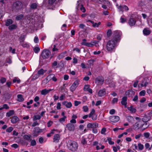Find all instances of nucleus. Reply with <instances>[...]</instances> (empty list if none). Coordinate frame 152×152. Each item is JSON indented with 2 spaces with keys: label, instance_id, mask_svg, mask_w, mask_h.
Listing matches in <instances>:
<instances>
[{
  "label": "nucleus",
  "instance_id": "30",
  "mask_svg": "<svg viewBox=\"0 0 152 152\" xmlns=\"http://www.w3.org/2000/svg\"><path fill=\"white\" fill-rule=\"evenodd\" d=\"M143 34L146 35H147L150 34L151 31L146 28H144L143 31Z\"/></svg>",
  "mask_w": 152,
  "mask_h": 152
},
{
  "label": "nucleus",
  "instance_id": "53",
  "mask_svg": "<svg viewBox=\"0 0 152 152\" xmlns=\"http://www.w3.org/2000/svg\"><path fill=\"white\" fill-rule=\"evenodd\" d=\"M144 136L146 138H148L150 136V134L148 132H145L143 134Z\"/></svg>",
  "mask_w": 152,
  "mask_h": 152
},
{
  "label": "nucleus",
  "instance_id": "12",
  "mask_svg": "<svg viewBox=\"0 0 152 152\" xmlns=\"http://www.w3.org/2000/svg\"><path fill=\"white\" fill-rule=\"evenodd\" d=\"M66 127L68 130L70 131H74L75 129V126L74 124L71 123H69L66 125Z\"/></svg>",
  "mask_w": 152,
  "mask_h": 152
},
{
  "label": "nucleus",
  "instance_id": "10",
  "mask_svg": "<svg viewBox=\"0 0 152 152\" xmlns=\"http://www.w3.org/2000/svg\"><path fill=\"white\" fill-rule=\"evenodd\" d=\"M118 9L120 11L123 12L124 10V11H128L129 9L128 7L126 5H120L118 7Z\"/></svg>",
  "mask_w": 152,
  "mask_h": 152
},
{
  "label": "nucleus",
  "instance_id": "62",
  "mask_svg": "<svg viewBox=\"0 0 152 152\" xmlns=\"http://www.w3.org/2000/svg\"><path fill=\"white\" fill-rule=\"evenodd\" d=\"M61 104L60 103L58 102L57 104V106L56 107L57 109L58 110H59L61 108Z\"/></svg>",
  "mask_w": 152,
  "mask_h": 152
},
{
  "label": "nucleus",
  "instance_id": "64",
  "mask_svg": "<svg viewBox=\"0 0 152 152\" xmlns=\"http://www.w3.org/2000/svg\"><path fill=\"white\" fill-rule=\"evenodd\" d=\"M57 62L56 61H55L52 64V66L53 67H54L56 66L57 65Z\"/></svg>",
  "mask_w": 152,
  "mask_h": 152
},
{
  "label": "nucleus",
  "instance_id": "60",
  "mask_svg": "<svg viewBox=\"0 0 152 152\" xmlns=\"http://www.w3.org/2000/svg\"><path fill=\"white\" fill-rule=\"evenodd\" d=\"M126 19L121 17L120 18L121 22L123 23H125L126 21Z\"/></svg>",
  "mask_w": 152,
  "mask_h": 152
},
{
  "label": "nucleus",
  "instance_id": "1",
  "mask_svg": "<svg viewBox=\"0 0 152 152\" xmlns=\"http://www.w3.org/2000/svg\"><path fill=\"white\" fill-rule=\"evenodd\" d=\"M120 39H113L109 40L107 45V50L109 51H111L115 48L116 46V44L118 42Z\"/></svg>",
  "mask_w": 152,
  "mask_h": 152
},
{
  "label": "nucleus",
  "instance_id": "16",
  "mask_svg": "<svg viewBox=\"0 0 152 152\" xmlns=\"http://www.w3.org/2000/svg\"><path fill=\"white\" fill-rule=\"evenodd\" d=\"M60 139V136L58 134H56L54 135L53 137V140L54 142H58Z\"/></svg>",
  "mask_w": 152,
  "mask_h": 152
},
{
  "label": "nucleus",
  "instance_id": "42",
  "mask_svg": "<svg viewBox=\"0 0 152 152\" xmlns=\"http://www.w3.org/2000/svg\"><path fill=\"white\" fill-rule=\"evenodd\" d=\"M67 25L65 24H64L61 27V29L63 31H65L66 30Z\"/></svg>",
  "mask_w": 152,
  "mask_h": 152
},
{
  "label": "nucleus",
  "instance_id": "34",
  "mask_svg": "<svg viewBox=\"0 0 152 152\" xmlns=\"http://www.w3.org/2000/svg\"><path fill=\"white\" fill-rule=\"evenodd\" d=\"M139 124L136 123L133 126L134 129L135 130L138 129L139 128Z\"/></svg>",
  "mask_w": 152,
  "mask_h": 152
},
{
  "label": "nucleus",
  "instance_id": "35",
  "mask_svg": "<svg viewBox=\"0 0 152 152\" xmlns=\"http://www.w3.org/2000/svg\"><path fill=\"white\" fill-rule=\"evenodd\" d=\"M23 17V15L22 14L19 15L17 16L15 18L16 20H21Z\"/></svg>",
  "mask_w": 152,
  "mask_h": 152
},
{
  "label": "nucleus",
  "instance_id": "19",
  "mask_svg": "<svg viewBox=\"0 0 152 152\" xmlns=\"http://www.w3.org/2000/svg\"><path fill=\"white\" fill-rule=\"evenodd\" d=\"M62 104L65 105L67 108H70L72 106V104L70 102H68L66 101H64L62 102Z\"/></svg>",
  "mask_w": 152,
  "mask_h": 152
},
{
  "label": "nucleus",
  "instance_id": "33",
  "mask_svg": "<svg viewBox=\"0 0 152 152\" xmlns=\"http://www.w3.org/2000/svg\"><path fill=\"white\" fill-rule=\"evenodd\" d=\"M37 7V5L36 3H33L30 5V7L32 9H36Z\"/></svg>",
  "mask_w": 152,
  "mask_h": 152
},
{
  "label": "nucleus",
  "instance_id": "2",
  "mask_svg": "<svg viewBox=\"0 0 152 152\" xmlns=\"http://www.w3.org/2000/svg\"><path fill=\"white\" fill-rule=\"evenodd\" d=\"M67 146L69 150L72 151H75L77 150L78 145L75 142L70 140L68 141Z\"/></svg>",
  "mask_w": 152,
  "mask_h": 152
},
{
  "label": "nucleus",
  "instance_id": "43",
  "mask_svg": "<svg viewBox=\"0 0 152 152\" xmlns=\"http://www.w3.org/2000/svg\"><path fill=\"white\" fill-rule=\"evenodd\" d=\"M13 129L12 127H10L7 129L6 132H11Z\"/></svg>",
  "mask_w": 152,
  "mask_h": 152
},
{
  "label": "nucleus",
  "instance_id": "6",
  "mask_svg": "<svg viewBox=\"0 0 152 152\" xmlns=\"http://www.w3.org/2000/svg\"><path fill=\"white\" fill-rule=\"evenodd\" d=\"M79 80H77L73 83L70 88V90L72 92L75 91L79 84Z\"/></svg>",
  "mask_w": 152,
  "mask_h": 152
},
{
  "label": "nucleus",
  "instance_id": "17",
  "mask_svg": "<svg viewBox=\"0 0 152 152\" xmlns=\"http://www.w3.org/2000/svg\"><path fill=\"white\" fill-rule=\"evenodd\" d=\"M24 39H19V41L20 42L21 45L23 47L28 48L29 47V45L26 43H24Z\"/></svg>",
  "mask_w": 152,
  "mask_h": 152
},
{
  "label": "nucleus",
  "instance_id": "3",
  "mask_svg": "<svg viewBox=\"0 0 152 152\" xmlns=\"http://www.w3.org/2000/svg\"><path fill=\"white\" fill-rule=\"evenodd\" d=\"M22 2L20 1H17L14 3L12 5V8L14 10H20L23 7Z\"/></svg>",
  "mask_w": 152,
  "mask_h": 152
},
{
  "label": "nucleus",
  "instance_id": "51",
  "mask_svg": "<svg viewBox=\"0 0 152 152\" xmlns=\"http://www.w3.org/2000/svg\"><path fill=\"white\" fill-rule=\"evenodd\" d=\"M112 34V31L110 29L108 30L107 32V35L108 37H109Z\"/></svg>",
  "mask_w": 152,
  "mask_h": 152
},
{
  "label": "nucleus",
  "instance_id": "26",
  "mask_svg": "<svg viewBox=\"0 0 152 152\" xmlns=\"http://www.w3.org/2000/svg\"><path fill=\"white\" fill-rule=\"evenodd\" d=\"M127 109L132 113H135L136 111V109L134 108L133 106L132 105H131L130 107H128Z\"/></svg>",
  "mask_w": 152,
  "mask_h": 152
},
{
  "label": "nucleus",
  "instance_id": "40",
  "mask_svg": "<svg viewBox=\"0 0 152 152\" xmlns=\"http://www.w3.org/2000/svg\"><path fill=\"white\" fill-rule=\"evenodd\" d=\"M16 28V26L14 24H12L9 27V28L10 30H12V29H15Z\"/></svg>",
  "mask_w": 152,
  "mask_h": 152
},
{
  "label": "nucleus",
  "instance_id": "14",
  "mask_svg": "<svg viewBox=\"0 0 152 152\" xmlns=\"http://www.w3.org/2000/svg\"><path fill=\"white\" fill-rule=\"evenodd\" d=\"M127 97L126 96H124L122 99L121 103L123 105H124L125 107H126Z\"/></svg>",
  "mask_w": 152,
  "mask_h": 152
},
{
  "label": "nucleus",
  "instance_id": "58",
  "mask_svg": "<svg viewBox=\"0 0 152 152\" xmlns=\"http://www.w3.org/2000/svg\"><path fill=\"white\" fill-rule=\"evenodd\" d=\"M56 45H53V47L52 49V51L53 52H54L56 51H57L58 50V49L57 48H56Z\"/></svg>",
  "mask_w": 152,
  "mask_h": 152
},
{
  "label": "nucleus",
  "instance_id": "56",
  "mask_svg": "<svg viewBox=\"0 0 152 152\" xmlns=\"http://www.w3.org/2000/svg\"><path fill=\"white\" fill-rule=\"evenodd\" d=\"M81 143L83 145L86 144H87V141L86 139L84 138L81 141Z\"/></svg>",
  "mask_w": 152,
  "mask_h": 152
},
{
  "label": "nucleus",
  "instance_id": "49",
  "mask_svg": "<svg viewBox=\"0 0 152 152\" xmlns=\"http://www.w3.org/2000/svg\"><path fill=\"white\" fill-rule=\"evenodd\" d=\"M118 99L117 98H115L113 99L112 102L113 104H114L116 103H117L118 101Z\"/></svg>",
  "mask_w": 152,
  "mask_h": 152
},
{
  "label": "nucleus",
  "instance_id": "22",
  "mask_svg": "<svg viewBox=\"0 0 152 152\" xmlns=\"http://www.w3.org/2000/svg\"><path fill=\"white\" fill-rule=\"evenodd\" d=\"M104 81V79L101 78L97 77L96 78L95 82L96 83H97L98 84H102Z\"/></svg>",
  "mask_w": 152,
  "mask_h": 152
},
{
  "label": "nucleus",
  "instance_id": "13",
  "mask_svg": "<svg viewBox=\"0 0 152 152\" xmlns=\"http://www.w3.org/2000/svg\"><path fill=\"white\" fill-rule=\"evenodd\" d=\"M81 2V1H77V7L78 8L80 7V10L83 12H85L86 11V9L84 7H83V4H81L80 5V2Z\"/></svg>",
  "mask_w": 152,
  "mask_h": 152
},
{
  "label": "nucleus",
  "instance_id": "20",
  "mask_svg": "<svg viewBox=\"0 0 152 152\" xmlns=\"http://www.w3.org/2000/svg\"><path fill=\"white\" fill-rule=\"evenodd\" d=\"M19 120V118L17 116H14L11 119V122L12 124H16Z\"/></svg>",
  "mask_w": 152,
  "mask_h": 152
},
{
  "label": "nucleus",
  "instance_id": "29",
  "mask_svg": "<svg viewBox=\"0 0 152 152\" xmlns=\"http://www.w3.org/2000/svg\"><path fill=\"white\" fill-rule=\"evenodd\" d=\"M13 23V21L11 19H8L6 22L5 25L7 26H9Z\"/></svg>",
  "mask_w": 152,
  "mask_h": 152
},
{
  "label": "nucleus",
  "instance_id": "25",
  "mask_svg": "<svg viewBox=\"0 0 152 152\" xmlns=\"http://www.w3.org/2000/svg\"><path fill=\"white\" fill-rule=\"evenodd\" d=\"M150 118L149 116L145 115L142 118V121L145 122H147L150 120Z\"/></svg>",
  "mask_w": 152,
  "mask_h": 152
},
{
  "label": "nucleus",
  "instance_id": "18",
  "mask_svg": "<svg viewBox=\"0 0 152 152\" xmlns=\"http://www.w3.org/2000/svg\"><path fill=\"white\" fill-rule=\"evenodd\" d=\"M53 90V89H51L48 90H47L46 89H43L41 91V94L44 95H46Z\"/></svg>",
  "mask_w": 152,
  "mask_h": 152
},
{
  "label": "nucleus",
  "instance_id": "63",
  "mask_svg": "<svg viewBox=\"0 0 152 152\" xmlns=\"http://www.w3.org/2000/svg\"><path fill=\"white\" fill-rule=\"evenodd\" d=\"M81 103V102L79 101H75V106H77L79 104H80Z\"/></svg>",
  "mask_w": 152,
  "mask_h": 152
},
{
  "label": "nucleus",
  "instance_id": "59",
  "mask_svg": "<svg viewBox=\"0 0 152 152\" xmlns=\"http://www.w3.org/2000/svg\"><path fill=\"white\" fill-rule=\"evenodd\" d=\"M18 145L16 144H14L11 145V147L15 148H16L18 147Z\"/></svg>",
  "mask_w": 152,
  "mask_h": 152
},
{
  "label": "nucleus",
  "instance_id": "41",
  "mask_svg": "<svg viewBox=\"0 0 152 152\" xmlns=\"http://www.w3.org/2000/svg\"><path fill=\"white\" fill-rule=\"evenodd\" d=\"M31 145L32 146H34L36 145V142L35 140H31Z\"/></svg>",
  "mask_w": 152,
  "mask_h": 152
},
{
  "label": "nucleus",
  "instance_id": "21",
  "mask_svg": "<svg viewBox=\"0 0 152 152\" xmlns=\"http://www.w3.org/2000/svg\"><path fill=\"white\" fill-rule=\"evenodd\" d=\"M105 89H104L100 90L98 92V95L99 96L102 97L105 94Z\"/></svg>",
  "mask_w": 152,
  "mask_h": 152
},
{
  "label": "nucleus",
  "instance_id": "8",
  "mask_svg": "<svg viewBox=\"0 0 152 152\" xmlns=\"http://www.w3.org/2000/svg\"><path fill=\"white\" fill-rule=\"evenodd\" d=\"M113 35L115 38H120L122 37V34L121 31L116 30L113 32Z\"/></svg>",
  "mask_w": 152,
  "mask_h": 152
},
{
  "label": "nucleus",
  "instance_id": "9",
  "mask_svg": "<svg viewBox=\"0 0 152 152\" xmlns=\"http://www.w3.org/2000/svg\"><path fill=\"white\" fill-rule=\"evenodd\" d=\"M109 119L111 122L115 123L119 120L120 118L118 116H111L110 117Z\"/></svg>",
  "mask_w": 152,
  "mask_h": 152
},
{
  "label": "nucleus",
  "instance_id": "28",
  "mask_svg": "<svg viewBox=\"0 0 152 152\" xmlns=\"http://www.w3.org/2000/svg\"><path fill=\"white\" fill-rule=\"evenodd\" d=\"M14 113V111L13 110H10L9 112L7 113L6 116L8 117H10L11 115H13Z\"/></svg>",
  "mask_w": 152,
  "mask_h": 152
},
{
  "label": "nucleus",
  "instance_id": "37",
  "mask_svg": "<svg viewBox=\"0 0 152 152\" xmlns=\"http://www.w3.org/2000/svg\"><path fill=\"white\" fill-rule=\"evenodd\" d=\"M41 118V116L39 115H34L33 117V120L34 121L37 120H39Z\"/></svg>",
  "mask_w": 152,
  "mask_h": 152
},
{
  "label": "nucleus",
  "instance_id": "15",
  "mask_svg": "<svg viewBox=\"0 0 152 152\" xmlns=\"http://www.w3.org/2000/svg\"><path fill=\"white\" fill-rule=\"evenodd\" d=\"M136 22L135 19L134 18H130L129 21V24L130 26H133L135 25Z\"/></svg>",
  "mask_w": 152,
  "mask_h": 152
},
{
  "label": "nucleus",
  "instance_id": "7",
  "mask_svg": "<svg viewBox=\"0 0 152 152\" xmlns=\"http://www.w3.org/2000/svg\"><path fill=\"white\" fill-rule=\"evenodd\" d=\"M43 132L42 129H41L39 127H35L33 130V136L34 137H37L38 136L39 133Z\"/></svg>",
  "mask_w": 152,
  "mask_h": 152
},
{
  "label": "nucleus",
  "instance_id": "38",
  "mask_svg": "<svg viewBox=\"0 0 152 152\" xmlns=\"http://www.w3.org/2000/svg\"><path fill=\"white\" fill-rule=\"evenodd\" d=\"M56 0H48V4L50 5H52L55 3Z\"/></svg>",
  "mask_w": 152,
  "mask_h": 152
},
{
  "label": "nucleus",
  "instance_id": "61",
  "mask_svg": "<svg viewBox=\"0 0 152 152\" xmlns=\"http://www.w3.org/2000/svg\"><path fill=\"white\" fill-rule=\"evenodd\" d=\"M39 125V124L37 123V121H35L34 122L32 125V127H34L35 126H36V125Z\"/></svg>",
  "mask_w": 152,
  "mask_h": 152
},
{
  "label": "nucleus",
  "instance_id": "55",
  "mask_svg": "<svg viewBox=\"0 0 152 152\" xmlns=\"http://www.w3.org/2000/svg\"><path fill=\"white\" fill-rule=\"evenodd\" d=\"M83 108V111L85 112H87L88 110V108L87 106H84Z\"/></svg>",
  "mask_w": 152,
  "mask_h": 152
},
{
  "label": "nucleus",
  "instance_id": "31",
  "mask_svg": "<svg viewBox=\"0 0 152 152\" xmlns=\"http://www.w3.org/2000/svg\"><path fill=\"white\" fill-rule=\"evenodd\" d=\"M46 71V70H44L43 69L41 68L38 71L37 73L39 75H43Z\"/></svg>",
  "mask_w": 152,
  "mask_h": 152
},
{
  "label": "nucleus",
  "instance_id": "39",
  "mask_svg": "<svg viewBox=\"0 0 152 152\" xmlns=\"http://www.w3.org/2000/svg\"><path fill=\"white\" fill-rule=\"evenodd\" d=\"M127 119L128 121L129 122H131L132 121L134 120L133 117L131 116H128L127 117Z\"/></svg>",
  "mask_w": 152,
  "mask_h": 152
},
{
  "label": "nucleus",
  "instance_id": "23",
  "mask_svg": "<svg viewBox=\"0 0 152 152\" xmlns=\"http://www.w3.org/2000/svg\"><path fill=\"white\" fill-rule=\"evenodd\" d=\"M23 138L24 139L28 141H30L31 140V135H25L23 136Z\"/></svg>",
  "mask_w": 152,
  "mask_h": 152
},
{
  "label": "nucleus",
  "instance_id": "32",
  "mask_svg": "<svg viewBox=\"0 0 152 152\" xmlns=\"http://www.w3.org/2000/svg\"><path fill=\"white\" fill-rule=\"evenodd\" d=\"M5 96L6 99H9L11 98L12 94L9 93H7L5 94Z\"/></svg>",
  "mask_w": 152,
  "mask_h": 152
},
{
  "label": "nucleus",
  "instance_id": "47",
  "mask_svg": "<svg viewBox=\"0 0 152 152\" xmlns=\"http://www.w3.org/2000/svg\"><path fill=\"white\" fill-rule=\"evenodd\" d=\"M138 148L139 150H142L144 148V146L142 144L140 143L138 144Z\"/></svg>",
  "mask_w": 152,
  "mask_h": 152
},
{
  "label": "nucleus",
  "instance_id": "54",
  "mask_svg": "<svg viewBox=\"0 0 152 152\" xmlns=\"http://www.w3.org/2000/svg\"><path fill=\"white\" fill-rule=\"evenodd\" d=\"M53 122L51 121H49L47 123V126L50 127L53 124Z\"/></svg>",
  "mask_w": 152,
  "mask_h": 152
},
{
  "label": "nucleus",
  "instance_id": "11",
  "mask_svg": "<svg viewBox=\"0 0 152 152\" xmlns=\"http://www.w3.org/2000/svg\"><path fill=\"white\" fill-rule=\"evenodd\" d=\"M98 124L96 123H89L88 124L87 127L88 128H95L98 127Z\"/></svg>",
  "mask_w": 152,
  "mask_h": 152
},
{
  "label": "nucleus",
  "instance_id": "5",
  "mask_svg": "<svg viewBox=\"0 0 152 152\" xmlns=\"http://www.w3.org/2000/svg\"><path fill=\"white\" fill-rule=\"evenodd\" d=\"M50 54L51 52L49 50L44 49L42 51L41 55L43 59H46L49 57Z\"/></svg>",
  "mask_w": 152,
  "mask_h": 152
},
{
  "label": "nucleus",
  "instance_id": "44",
  "mask_svg": "<svg viewBox=\"0 0 152 152\" xmlns=\"http://www.w3.org/2000/svg\"><path fill=\"white\" fill-rule=\"evenodd\" d=\"M1 83L2 84H3L5 83L6 81V79L4 77H1V79L0 80Z\"/></svg>",
  "mask_w": 152,
  "mask_h": 152
},
{
  "label": "nucleus",
  "instance_id": "36",
  "mask_svg": "<svg viewBox=\"0 0 152 152\" xmlns=\"http://www.w3.org/2000/svg\"><path fill=\"white\" fill-rule=\"evenodd\" d=\"M54 76V74H50L46 77V79L48 80V81H50L52 79L53 76Z\"/></svg>",
  "mask_w": 152,
  "mask_h": 152
},
{
  "label": "nucleus",
  "instance_id": "4",
  "mask_svg": "<svg viewBox=\"0 0 152 152\" xmlns=\"http://www.w3.org/2000/svg\"><path fill=\"white\" fill-rule=\"evenodd\" d=\"M99 42V41L94 40L93 41H91V43L83 42H81V44L82 45L86 46L89 47H92L94 45L97 46L96 44H98Z\"/></svg>",
  "mask_w": 152,
  "mask_h": 152
},
{
  "label": "nucleus",
  "instance_id": "24",
  "mask_svg": "<svg viewBox=\"0 0 152 152\" xmlns=\"http://www.w3.org/2000/svg\"><path fill=\"white\" fill-rule=\"evenodd\" d=\"M90 22L92 23V26L94 27H98L101 24V22H99L98 23H94L93 21H90Z\"/></svg>",
  "mask_w": 152,
  "mask_h": 152
},
{
  "label": "nucleus",
  "instance_id": "57",
  "mask_svg": "<svg viewBox=\"0 0 152 152\" xmlns=\"http://www.w3.org/2000/svg\"><path fill=\"white\" fill-rule=\"evenodd\" d=\"M39 142L40 143H42L44 141V139L42 137H41L40 138H39Z\"/></svg>",
  "mask_w": 152,
  "mask_h": 152
},
{
  "label": "nucleus",
  "instance_id": "50",
  "mask_svg": "<svg viewBox=\"0 0 152 152\" xmlns=\"http://www.w3.org/2000/svg\"><path fill=\"white\" fill-rule=\"evenodd\" d=\"M66 118V116H64V117H63L60 118L59 119V121L60 122H64L65 121V119Z\"/></svg>",
  "mask_w": 152,
  "mask_h": 152
},
{
  "label": "nucleus",
  "instance_id": "27",
  "mask_svg": "<svg viewBox=\"0 0 152 152\" xmlns=\"http://www.w3.org/2000/svg\"><path fill=\"white\" fill-rule=\"evenodd\" d=\"M17 97L18 98L17 100L19 102H22L24 100V99L21 94H18L17 95Z\"/></svg>",
  "mask_w": 152,
  "mask_h": 152
},
{
  "label": "nucleus",
  "instance_id": "45",
  "mask_svg": "<svg viewBox=\"0 0 152 152\" xmlns=\"http://www.w3.org/2000/svg\"><path fill=\"white\" fill-rule=\"evenodd\" d=\"M112 139L110 137H108L107 138V140L108 141L110 145H113L114 144V142L111 141Z\"/></svg>",
  "mask_w": 152,
  "mask_h": 152
},
{
  "label": "nucleus",
  "instance_id": "52",
  "mask_svg": "<svg viewBox=\"0 0 152 152\" xmlns=\"http://www.w3.org/2000/svg\"><path fill=\"white\" fill-rule=\"evenodd\" d=\"M90 85H86L85 86L83 90L84 91H87L89 88Z\"/></svg>",
  "mask_w": 152,
  "mask_h": 152
},
{
  "label": "nucleus",
  "instance_id": "48",
  "mask_svg": "<svg viewBox=\"0 0 152 152\" xmlns=\"http://www.w3.org/2000/svg\"><path fill=\"white\" fill-rule=\"evenodd\" d=\"M145 94V90H142L139 93V95L140 96H144Z\"/></svg>",
  "mask_w": 152,
  "mask_h": 152
},
{
  "label": "nucleus",
  "instance_id": "46",
  "mask_svg": "<svg viewBox=\"0 0 152 152\" xmlns=\"http://www.w3.org/2000/svg\"><path fill=\"white\" fill-rule=\"evenodd\" d=\"M40 50L39 48L36 47L34 49V51L35 53H38Z\"/></svg>",
  "mask_w": 152,
  "mask_h": 152
}]
</instances>
